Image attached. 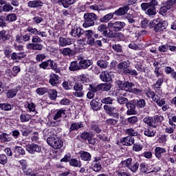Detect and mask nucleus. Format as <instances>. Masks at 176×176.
<instances>
[{
    "mask_svg": "<svg viewBox=\"0 0 176 176\" xmlns=\"http://www.w3.org/2000/svg\"><path fill=\"white\" fill-rule=\"evenodd\" d=\"M103 109L105 111L106 115L110 116L112 118H108L104 121L107 126H111V127H116V125L119 122V109L115 106L104 105Z\"/></svg>",
    "mask_w": 176,
    "mask_h": 176,
    "instance_id": "nucleus-1",
    "label": "nucleus"
},
{
    "mask_svg": "<svg viewBox=\"0 0 176 176\" xmlns=\"http://www.w3.org/2000/svg\"><path fill=\"white\" fill-rule=\"evenodd\" d=\"M148 3H142L140 8L142 10L145 12L149 17H153L157 14L156 9L159 6V1L157 0H148Z\"/></svg>",
    "mask_w": 176,
    "mask_h": 176,
    "instance_id": "nucleus-2",
    "label": "nucleus"
},
{
    "mask_svg": "<svg viewBox=\"0 0 176 176\" xmlns=\"http://www.w3.org/2000/svg\"><path fill=\"white\" fill-rule=\"evenodd\" d=\"M168 23L160 18L151 20L149 22V29L156 34H162L167 28Z\"/></svg>",
    "mask_w": 176,
    "mask_h": 176,
    "instance_id": "nucleus-3",
    "label": "nucleus"
},
{
    "mask_svg": "<svg viewBox=\"0 0 176 176\" xmlns=\"http://www.w3.org/2000/svg\"><path fill=\"white\" fill-rule=\"evenodd\" d=\"M117 69L122 75H131V76H138V72L135 69H130V60H124L117 65Z\"/></svg>",
    "mask_w": 176,
    "mask_h": 176,
    "instance_id": "nucleus-4",
    "label": "nucleus"
},
{
    "mask_svg": "<svg viewBox=\"0 0 176 176\" xmlns=\"http://www.w3.org/2000/svg\"><path fill=\"white\" fill-rule=\"evenodd\" d=\"M84 23L82 27L84 28H89V27H94L95 24L98 25L100 24L99 16L94 12H87L84 14Z\"/></svg>",
    "mask_w": 176,
    "mask_h": 176,
    "instance_id": "nucleus-5",
    "label": "nucleus"
},
{
    "mask_svg": "<svg viewBox=\"0 0 176 176\" xmlns=\"http://www.w3.org/2000/svg\"><path fill=\"white\" fill-rule=\"evenodd\" d=\"M26 31L27 32H30V34H32L34 35L32 38V43H42V42H43V40H42L41 37V38L47 37V33H46V32L38 31V29L35 28H34L31 26H29L26 29Z\"/></svg>",
    "mask_w": 176,
    "mask_h": 176,
    "instance_id": "nucleus-6",
    "label": "nucleus"
},
{
    "mask_svg": "<svg viewBox=\"0 0 176 176\" xmlns=\"http://www.w3.org/2000/svg\"><path fill=\"white\" fill-rule=\"evenodd\" d=\"M120 167V168H122V167H126L131 173L135 174V173L138 171V168H140V162L137 160L133 161V158L129 157L125 160L121 161Z\"/></svg>",
    "mask_w": 176,
    "mask_h": 176,
    "instance_id": "nucleus-7",
    "label": "nucleus"
},
{
    "mask_svg": "<svg viewBox=\"0 0 176 176\" xmlns=\"http://www.w3.org/2000/svg\"><path fill=\"white\" fill-rule=\"evenodd\" d=\"M98 38H102L101 36H98V34L96 31L91 30L87 32V43L89 46H96L97 47H102V41L101 40H97Z\"/></svg>",
    "mask_w": 176,
    "mask_h": 176,
    "instance_id": "nucleus-8",
    "label": "nucleus"
},
{
    "mask_svg": "<svg viewBox=\"0 0 176 176\" xmlns=\"http://www.w3.org/2000/svg\"><path fill=\"white\" fill-rule=\"evenodd\" d=\"M124 14H126L124 10L120 7L113 12H109L103 16L99 17V24H101V23H108L109 20L113 19L114 16H124Z\"/></svg>",
    "mask_w": 176,
    "mask_h": 176,
    "instance_id": "nucleus-9",
    "label": "nucleus"
},
{
    "mask_svg": "<svg viewBox=\"0 0 176 176\" xmlns=\"http://www.w3.org/2000/svg\"><path fill=\"white\" fill-rule=\"evenodd\" d=\"M91 30H83L80 27L77 25H74L72 26L70 35L73 36V38H82V36H86L87 38V33L91 32Z\"/></svg>",
    "mask_w": 176,
    "mask_h": 176,
    "instance_id": "nucleus-10",
    "label": "nucleus"
},
{
    "mask_svg": "<svg viewBox=\"0 0 176 176\" xmlns=\"http://www.w3.org/2000/svg\"><path fill=\"white\" fill-rule=\"evenodd\" d=\"M97 33L98 36H104V38H110L111 36V29H109V23L107 24L102 23L99 25L97 28Z\"/></svg>",
    "mask_w": 176,
    "mask_h": 176,
    "instance_id": "nucleus-11",
    "label": "nucleus"
},
{
    "mask_svg": "<svg viewBox=\"0 0 176 176\" xmlns=\"http://www.w3.org/2000/svg\"><path fill=\"white\" fill-rule=\"evenodd\" d=\"M124 27H126V23L120 21H117L116 22H109V28L112 32H120V31L124 30Z\"/></svg>",
    "mask_w": 176,
    "mask_h": 176,
    "instance_id": "nucleus-12",
    "label": "nucleus"
},
{
    "mask_svg": "<svg viewBox=\"0 0 176 176\" xmlns=\"http://www.w3.org/2000/svg\"><path fill=\"white\" fill-rule=\"evenodd\" d=\"M26 151L30 155H35V153H41L42 155V147L35 143L28 144L26 145Z\"/></svg>",
    "mask_w": 176,
    "mask_h": 176,
    "instance_id": "nucleus-13",
    "label": "nucleus"
},
{
    "mask_svg": "<svg viewBox=\"0 0 176 176\" xmlns=\"http://www.w3.org/2000/svg\"><path fill=\"white\" fill-rule=\"evenodd\" d=\"M78 65L80 69H87L90 65H93V60L85 59L83 56L78 57Z\"/></svg>",
    "mask_w": 176,
    "mask_h": 176,
    "instance_id": "nucleus-14",
    "label": "nucleus"
},
{
    "mask_svg": "<svg viewBox=\"0 0 176 176\" xmlns=\"http://www.w3.org/2000/svg\"><path fill=\"white\" fill-rule=\"evenodd\" d=\"M74 92H73V95L75 97L82 98L85 96V91H83V85L82 82H76L75 85L74 87Z\"/></svg>",
    "mask_w": 176,
    "mask_h": 176,
    "instance_id": "nucleus-15",
    "label": "nucleus"
},
{
    "mask_svg": "<svg viewBox=\"0 0 176 176\" xmlns=\"http://www.w3.org/2000/svg\"><path fill=\"white\" fill-rule=\"evenodd\" d=\"M127 111H126V115L128 116H130L131 115H137L138 113V111L135 110V108L137 107L135 104V100H131L129 101L126 104Z\"/></svg>",
    "mask_w": 176,
    "mask_h": 176,
    "instance_id": "nucleus-16",
    "label": "nucleus"
},
{
    "mask_svg": "<svg viewBox=\"0 0 176 176\" xmlns=\"http://www.w3.org/2000/svg\"><path fill=\"white\" fill-rule=\"evenodd\" d=\"M47 144L50 146L54 148V149H61V148H63V145H64L63 140L60 138H57V135H56V137H54L52 140L50 141Z\"/></svg>",
    "mask_w": 176,
    "mask_h": 176,
    "instance_id": "nucleus-17",
    "label": "nucleus"
},
{
    "mask_svg": "<svg viewBox=\"0 0 176 176\" xmlns=\"http://www.w3.org/2000/svg\"><path fill=\"white\" fill-rule=\"evenodd\" d=\"M124 126H129V127H134L138 124V117L137 116H133L129 117L125 120L122 121Z\"/></svg>",
    "mask_w": 176,
    "mask_h": 176,
    "instance_id": "nucleus-18",
    "label": "nucleus"
},
{
    "mask_svg": "<svg viewBox=\"0 0 176 176\" xmlns=\"http://www.w3.org/2000/svg\"><path fill=\"white\" fill-rule=\"evenodd\" d=\"M48 83H50V85L52 86V87H56L58 85H60V83H61V82L60 81V76L54 73H51L48 76Z\"/></svg>",
    "mask_w": 176,
    "mask_h": 176,
    "instance_id": "nucleus-19",
    "label": "nucleus"
},
{
    "mask_svg": "<svg viewBox=\"0 0 176 176\" xmlns=\"http://www.w3.org/2000/svg\"><path fill=\"white\" fill-rule=\"evenodd\" d=\"M43 138L46 140L47 144H49L50 141H52V139L56 137V133L52 129H45L43 131Z\"/></svg>",
    "mask_w": 176,
    "mask_h": 176,
    "instance_id": "nucleus-20",
    "label": "nucleus"
},
{
    "mask_svg": "<svg viewBox=\"0 0 176 176\" xmlns=\"http://www.w3.org/2000/svg\"><path fill=\"white\" fill-rule=\"evenodd\" d=\"M89 126L91 127V130L94 133V134H100L102 131V129L100 127L98 120L91 121L89 122Z\"/></svg>",
    "mask_w": 176,
    "mask_h": 176,
    "instance_id": "nucleus-21",
    "label": "nucleus"
},
{
    "mask_svg": "<svg viewBox=\"0 0 176 176\" xmlns=\"http://www.w3.org/2000/svg\"><path fill=\"white\" fill-rule=\"evenodd\" d=\"M120 142L123 145V146H131L135 142L134 138L131 136H126L122 138Z\"/></svg>",
    "mask_w": 176,
    "mask_h": 176,
    "instance_id": "nucleus-22",
    "label": "nucleus"
},
{
    "mask_svg": "<svg viewBox=\"0 0 176 176\" xmlns=\"http://www.w3.org/2000/svg\"><path fill=\"white\" fill-rule=\"evenodd\" d=\"M89 91L87 94V98L89 100H93L94 97H96V93H98V89H97V87L94 84H89Z\"/></svg>",
    "mask_w": 176,
    "mask_h": 176,
    "instance_id": "nucleus-23",
    "label": "nucleus"
},
{
    "mask_svg": "<svg viewBox=\"0 0 176 176\" xmlns=\"http://www.w3.org/2000/svg\"><path fill=\"white\" fill-rule=\"evenodd\" d=\"M82 140L84 141H88V144H91V145H94V140H93V133L91 132H83L80 135Z\"/></svg>",
    "mask_w": 176,
    "mask_h": 176,
    "instance_id": "nucleus-24",
    "label": "nucleus"
},
{
    "mask_svg": "<svg viewBox=\"0 0 176 176\" xmlns=\"http://www.w3.org/2000/svg\"><path fill=\"white\" fill-rule=\"evenodd\" d=\"M25 54L24 52H12L11 54V56L10 58V60H12L13 61H15V63H19L20 60H23V58H25Z\"/></svg>",
    "mask_w": 176,
    "mask_h": 176,
    "instance_id": "nucleus-25",
    "label": "nucleus"
},
{
    "mask_svg": "<svg viewBox=\"0 0 176 176\" xmlns=\"http://www.w3.org/2000/svg\"><path fill=\"white\" fill-rule=\"evenodd\" d=\"M56 3L59 5H62L65 9H68L69 6H72V5H75L76 2L79 0H56Z\"/></svg>",
    "mask_w": 176,
    "mask_h": 176,
    "instance_id": "nucleus-26",
    "label": "nucleus"
},
{
    "mask_svg": "<svg viewBox=\"0 0 176 176\" xmlns=\"http://www.w3.org/2000/svg\"><path fill=\"white\" fill-rule=\"evenodd\" d=\"M98 91H109L112 89V84L111 82L100 83L96 85Z\"/></svg>",
    "mask_w": 176,
    "mask_h": 176,
    "instance_id": "nucleus-27",
    "label": "nucleus"
},
{
    "mask_svg": "<svg viewBox=\"0 0 176 176\" xmlns=\"http://www.w3.org/2000/svg\"><path fill=\"white\" fill-rule=\"evenodd\" d=\"M67 110L64 109H56L55 115L53 118L54 120H58V119H61L62 118L63 119H65L67 118Z\"/></svg>",
    "mask_w": 176,
    "mask_h": 176,
    "instance_id": "nucleus-28",
    "label": "nucleus"
},
{
    "mask_svg": "<svg viewBox=\"0 0 176 176\" xmlns=\"http://www.w3.org/2000/svg\"><path fill=\"white\" fill-rule=\"evenodd\" d=\"M20 89H21V87L17 86L14 88L8 89L6 94L7 98H14V97L17 96V93H19Z\"/></svg>",
    "mask_w": 176,
    "mask_h": 176,
    "instance_id": "nucleus-29",
    "label": "nucleus"
},
{
    "mask_svg": "<svg viewBox=\"0 0 176 176\" xmlns=\"http://www.w3.org/2000/svg\"><path fill=\"white\" fill-rule=\"evenodd\" d=\"M78 155L83 162H90L91 160V154L87 151L81 150L78 152Z\"/></svg>",
    "mask_w": 176,
    "mask_h": 176,
    "instance_id": "nucleus-30",
    "label": "nucleus"
},
{
    "mask_svg": "<svg viewBox=\"0 0 176 176\" xmlns=\"http://www.w3.org/2000/svg\"><path fill=\"white\" fill-rule=\"evenodd\" d=\"M58 45L61 47H65V46L72 45V41L69 38L60 37L58 38Z\"/></svg>",
    "mask_w": 176,
    "mask_h": 176,
    "instance_id": "nucleus-31",
    "label": "nucleus"
},
{
    "mask_svg": "<svg viewBox=\"0 0 176 176\" xmlns=\"http://www.w3.org/2000/svg\"><path fill=\"white\" fill-rule=\"evenodd\" d=\"M26 47L28 50H38L41 52L43 49V45L41 44V43H28Z\"/></svg>",
    "mask_w": 176,
    "mask_h": 176,
    "instance_id": "nucleus-32",
    "label": "nucleus"
},
{
    "mask_svg": "<svg viewBox=\"0 0 176 176\" xmlns=\"http://www.w3.org/2000/svg\"><path fill=\"white\" fill-rule=\"evenodd\" d=\"M140 0H128L126 3L123 4V6L121 7L122 10H124V12L127 13L129 12V10H130L131 6H134L135 3H137Z\"/></svg>",
    "mask_w": 176,
    "mask_h": 176,
    "instance_id": "nucleus-33",
    "label": "nucleus"
},
{
    "mask_svg": "<svg viewBox=\"0 0 176 176\" xmlns=\"http://www.w3.org/2000/svg\"><path fill=\"white\" fill-rule=\"evenodd\" d=\"M14 157H20V156H23L25 155V150L21 146H16L14 148Z\"/></svg>",
    "mask_w": 176,
    "mask_h": 176,
    "instance_id": "nucleus-34",
    "label": "nucleus"
},
{
    "mask_svg": "<svg viewBox=\"0 0 176 176\" xmlns=\"http://www.w3.org/2000/svg\"><path fill=\"white\" fill-rule=\"evenodd\" d=\"M28 8L35 9L36 8H42L43 6V2L41 0H33L28 2Z\"/></svg>",
    "mask_w": 176,
    "mask_h": 176,
    "instance_id": "nucleus-35",
    "label": "nucleus"
},
{
    "mask_svg": "<svg viewBox=\"0 0 176 176\" xmlns=\"http://www.w3.org/2000/svg\"><path fill=\"white\" fill-rule=\"evenodd\" d=\"M10 34L9 32L6 30H2L0 31V41L1 42H8V41H10Z\"/></svg>",
    "mask_w": 176,
    "mask_h": 176,
    "instance_id": "nucleus-36",
    "label": "nucleus"
},
{
    "mask_svg": "<svg viewBox=\"0 0 176 176\" xmlns=\"http://www.w3.org/2000/svg\"><path fill=\"white\" fill-rule=\"evenodd\" d=\"M151 166L146 162L139 164V170L143 174H149Z\"/></svg>",
    "mask_w": 176,
    "mask_h": 176,
    "instance_id": "nucleus-37",
    "label": "nucleus"
},
{
    "mask_svg": "<svg viewBox=\"0 0 176 176\" xmlns=\"http://www.w3.org/2000/svg\"><path fill=\"white\" fill-rule=\"evenodd\" d=\"M47 61L48 68H50V69H52L53 71H54L56 74H60V68L58 67L57 63H56V62H54V60L52 59H48Z\"/></svg>",
    "mask_w": 176,
    "mask_h": 176,
    "instance_id": "nucleus-38",
    "label": "nucleus"
},
{
    "mask_svg": "<svg viewBox=\"0 0 176 176\" xmlns=\"http://www.w3.org/2000/svg\"><path fill=\"white\" fill-rule=\"evenodd\" d=\"M99 78L100 80H102V82H111V80H112V78H111L109 73L105 71L101 72V74L99 76Z\"/></svg>",
    "mask_w": 176,
    "mask_h": 176,
    "instance_id": "nucleus-39",
    "label": "nucleus"
},
{
    "mask_svg": "<svg viewBox=\"0 0 176 176\" xmlns=\"http://www.w3.org/2000/svg\"><path fill=\"white\" fill-rule=\"evenodd\" d=\"M143 123L147 124V127H152V129H156V125H155L153 117L146 116L143 119Z\"/></svg>",
    "mask_w": 176,
    "mask_h": 176,
    "instance_id": "nucleus-40",
    "label": "nucleus"
},
{
    "mask_svg": "<svg viewBox=\"0 0 176 176\" xmlns=\"http://www.w3.org/2000/svg\"><path fill=\"white\" fill-rule=\"evenodd\" d=\"M85 127V125L83 124V122H73L71 124V126L69 129V132L72 131H76V130H79V129H83Z\"/></svg>",
    "mask_w": 176,
    "mask_h": 176,
    "instance_id": "nucleus-41",
    "label": "nucleus"
},
{
    "mask_svg": "<svg viewBox=\"0 0 176 176\" xmlns=\"http://www.w3.org/2000/svg\"><path fill=\"white\" fill-rule=\"evenodd\" d=\"M60 54L64 56H68L69 57H72L74 56V50H71L69 47L63 48V50H59Z\"/></svg>",
    "mask_w": 176,
    "mask_h": 176,
    "instance_id": "nucleus-42",
    "label": "nucleus"
},
{
    "mask_svg": "<svg viewBox=\"0 0 176 176\" xmlns=\"http://www.w3.org/2000/svg\"><path fill=\"white\" fill-rule=\"evenodd\" d=\"M109 38H115L118 39V41H123V39H124V34H123L122 32H113L111 33Z\"/></svg>",
    "mask_w": 176,
    "mask_h": 176,
    "instance_id": "nucleus-43",
    "label": "nucleus"
},
{
    "mask_svg": "<svg viewBox=\"0 0 176 176\" xmlns=\"http://www.w3.org/2000/svg\"><path fill=\"white\" fill-rule=\"evenodd\" d=\"M153 119L154 120V126H155L156 129L157 126L162 125L163 120H164V117L162 115H155Z\"/></svg>",
    "mask_w": 176,
    "mask_h": 176,
    "instance_id": "nucleus-44",
    "label": "nucleus"
},
{
    "mask_svg": "<svg viewBox=\"0 0 176 176\" xmlns=\"http://www.w3.org/2000/svg\"><path fill=\"white\" fill-rule=\"evenodd\" d=\"M69 71L74 72L75 71H80V67L79 66V62L78 60H74L71 62L69 67Z\"/></svg>",
    "mask_w": 176,
    "mask_h": 176,
    "instance_id": "nucleus-45",
    "label": "nucleus"
},
{
    "mask_svg": "<svg viewBox=\"0 0 176 176\" xmlns=\"http://www.w3.org/2000/svg\"><path fill=\"white\" fill-rule=\"evenodd\" d=\"M0 140L3 142H10L13 140V138L10 136V133H3L0 135Z\"/></svg>",
    "mask_w": 176,
    "mask_h": 176,
    "instance_id": "nucleus-46",
    "label": "nucleus"
},
{
    "mask_svg": "<svg viewBox=\"0 0 176 176\" xmlns=\"http://www.w3.org/2000/svg\"><path fill=\"white\" fill-rule=\"evenodd\" d=\"M166 78L164 76H161V78H158L157 80L155 83L153 85L154 89H157V90H159V89H161L162 85L164 82V80Z\"/></svg>",
    "mask_w": 176,
    "mask_h": 176,
    "instance_id": "nucleus-47",
    "label": "nucleus"
},
{
    "mask_svg": "<svg viewBox=\"0 0 176 176\" xmlns=\"http://www.w3.org/2000/svg\"><path fill=\"white\" fill-rule=\"evenodd\" d=\"M101 105H102V104L99 103L94 99L90 102V106L94 111H100V109H101Z\"/></svg>",
    "mask_w": 176,
    "mask_h": 176,
    "instance_id": "nucleus-48",
    "label": "nucleus"
},
{
    "mask_svg": "<svg viewBox=\"0 0 176 176\" xmlns=\"http://www.w3.org/2000/svg\"><path fill=\"white\" fill-rule=\"evenodd\" d=\"M151 126H147L144 129V134L146 135V137H155L156 135V132L153 131V129L151 128Z\"/></svg>",
    "mask_w": 176,
    "mask_h": 176,
    "instance_id": "nucleus-49",
    "label": "nucleus"
},
{
    "mask_svg": "<svg viewBox=\"0 0 176 176\" xmlns=\"http://www.w3.org/2000/svg\"><path fill=\"white\" fill-rule=\"evenodd\" d=\"M154 151L155 157H157V159H160L162 157V153H166V152H167V151H166V148H163L162 147H156Z\"/></svg>",
    "mask_w": 176,
    "mask_h": 176,
    "instance_id": "nucleus-50",
    "label": "nucleus"
},
{
    "mask_svg": "<svg viewBox=\"0 0 176 176\" xmlns=\"http://www.w3.org/2000/svg\"><path fill=\"white\" fill-rule=\"evenodd\" d=\"M32 116L29 113H22L20 116V120L21 123H27L31 120Z\"/></svg>",
    "mask_w": 176,
    "mask_h": 176,
    "instance_id": "nucleus-51",
    "label": "nucleus"
},
{
    "mask_svg": "<svg viewBox=\"0 0 176 176\" xmlns=\"http://www.w3.org/2000/svg\"><path fill=\"white\" fill-rule=\"evenodd\" d=\"M69 164L72 167H82V162L80 161H78L76 158H70Z\"/></svg>",
    "mask_w": 176,
    "mask_h": 176,
    "instance_id": "nucleus-52",
    "label": "nucleus"
},
{
    "mask_svg": "<svg viewBox=\"0 0 176 176\" xmlns=\"http://www.w3.org/2000/svg\"><path fill=\"white\" fill-rule=\"evenodd\" d=\"M48 97L50 100H52V101H54V100H56L57 98V94L58 92H57V90L55 89H50L48 91Z\"/></svg>",
    "mask_w": 176,
    "mask_h": 176,
    "instance_id": "nucleus-53",
    "label": "nucleus"
},
{
    "mask_svg": "<svg viewBox=\"0 0 176 176\" xmlns=\"http://www.w3.org/2000/svg\"><path fill=\"white\" fill-rule=\"evenodd\" d=\"M135 102L138 109H142V108H145V107H146V102L144 99L136 100Z\"/></svg>",
    "mask_w": 176,
    "mask_h": 176,
    "instance_id": "nucleus-54",
    "label": "nucleus"
},
{
    "mask_svg": "<svg viewBox=\"0 0 176 176\" xmlns=\"http://www.w3.org/2000/svg\"><path fill=\"white\" fill-rule=\"evenodd\" d=\"M98 67H100L102 69H106L109 65V63L105 60H98L96 63Z\"/></svg>",
    "mask_w": 176,
    "mask_h": 176,
    "instance_id": "nucleus-55",
    "label": "nucleus"
},
{
    "mask_svg": "<svg viewBox=\"0 0 176 176\" xmlns=\"http://www.w3.org/2000/svg\"><path fill=\"white\" fill-rule=\"evenodd\" d=\"M48 91L49 89L47 87H38L36 89V93L38 96H45Z\"/></svg>",
    "mask_w": 176,
    "mask_h": 176,
    "instance_id": "nucleus-56",
    "label": "nucleus"
},
{
    "mask_svg": "<svg viewBox=\"0 0 176 176\" xmlns=\"http://www.w3.org/2000/svg\"><path fill=\"white\" fill-rule=\"evenodd\" d=\"M125 133L128 135V137H137L138 135V132L133 128L127 129Z\"/></svg>",
    "mask_w": 176,
    "mask_h": 176,
    "instance_id": "nucleus-57",
    "label": "nucleus"
},
{
    "mask_svg": "<svg viewBox=\"0 0 176 176\" xmlns=\"http://www.w3.org/2000/svg\"><path fill=\"white\" fill-rule=\"evenodd\" d=\"M7 22L13 23L17 20V15L14 13L8 14L6 15Z\"/></svg>",
    "mask_w": 176,
    "mask_h": 176,
    "instance_id": "nucleus-58",
    "label": "nucleus"
},
{
    "mask_svg": "<svg viewBox=\"0 0 176 176\" xmlns=\"http://www.w3.org/2000/svg\"><path fill=\"white\" fill-rule=\"evenodd\" d=\"M78 81L77 82H79L80 83H82V84H85V83H87L89 80V78H87V76H86V74H81V75H79L78 76Z\"/></svg>",
    "mask_w": 176,
    "mask_h": 176,
    "instance_id": "nucleus-59",
    "label": "nucleus"
},
{
    "mask_svg": "<svg viewBox=\"0 0 176 176\" xmlns=\"http://www.w3.org/2000/svg\"><path fill=\"white\" fill-rule=\"evenodd\" d=\"M5 57L10 60V57L12 56V48L9 46L6 47L3 50Z\"/></svg>",
    "mask_w": 176,
    "mask_h": 176,
    "instance_id": "nucleus-60",
    "label": "nucleus"
},
{
    "mask_svg": "<svg viewBox=\"0 0 176 176\" xmlns=\"http://www.w3.org/2000/svg\"><path fill=\"white\" fill-rule=\"evenodd\" d=\"M102 104H105L104 105H109V107H113L112 104H113V98L108 96L102 100Z\"/></svg>",
    "mask_w": 176,
    "mask_h": 176,
    "instance_id": "nucleus-61",
    "label": "nucleus"
},
{
    "mask_svg": "<svg viewBox=\"0 0 176 176\" xmlns=\"http://www.w3.org/2000/svg\"><path fill=\"white\" fill-rule=\"evenodd\" d=\"M23 137H28V135H30L31 134V133H32V130H31L30 128H22L20 130Z\"/></svg>",
    "mask_w": 176,
    "mask_h": 176,
    "instance_id": "nucleus-62",
    "label": "nucleus"
},
{
    "mask_svg": "<svg viewBox=\"0 0 176 176\" xmlns=\"http://www.w3.org/2000/svg\"><path fill=\"white\" fill-rule=\"evenodd\" d=\"M135 85L134 82H131L130 81H125V91H129L131 93V90H133V87Z\"/></svg>",
    "mask_w": 176,
    "mask_h": 176,
    "instance_id": "nucleus-63",
    "label": "nucleus"
},
{
    "mask_svg": "<svg viewBox=\"0 0 176 176\" xmlns=\"http://www.w3.org/2000/svg\"><path fill=\"white\" fill-rule=\"evenodd\" d=\"M25 175L27 176H39V173H36L31 168L26 169L25 171L23 172Z\"/></svg>",
    "mask_w": 176,
    "mask_h": 176,
    "instance_id": "nucleus-64",
    "label": "nucleus"
}]
</instances>
